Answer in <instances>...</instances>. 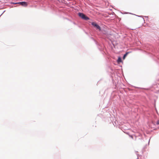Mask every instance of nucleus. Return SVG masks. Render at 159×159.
I'll list each match as a JSON object with an SVG mask.
<instances>
[{"instance_id": "1", "label": "nucleus", "mask_w": 159, "mask_h": 159, "mask_svg": "<svg viewBox=\"0 0 159 159\" xmlns=\"http://www.w3.org/2000/svg\"><path fill=\"white\" fill-rule=\"evenodd\" d=\"M79 16L80 17H81L82 19L86 20H89V19L88 17L86 16L84 14H83L82 13H79Z\"/></svg>"}, {"instance_id": "2", "label": "nucleus", "mask_w": 159, "mask_h": 159, "mask_svg": "<svg viewBox=\"0 0 159 159\" xmlns=\"http://www.w3.org/2000/svg\"><path fill=\"white\" fill-rule=\"evenodd\" d=\"M92 25L94 27H96L97 29L99 30H101L100 27L96 23L93 22L92 23Z\"/></svg>"}, {"instance_id": "3", "label": "nucleus", "mask_w": 159, "mask_h": 159, "mask_svg": "<svg viewBox=\"0 0 159 159\" xmlns=\"http://www.w3.org/2000/svg\"><path fill=\"white\" fill-rule=\"evenodd\" d=\"M18 4H20L21 5L24 6H26L27 5V3L26 2H20L18 3Z\"/></svg>"}, {"instance_id": "4", "label": "nucleus", "mask_w": 159, "mask_h": 159, "mask_svg": "<svg viewBox=\"0 0 159 159\" xmlns=\"http://www.w3.org/2000/svg\"><path fill=\"white\" fill-rule=\"evenodd\" d=\"M117 61L118 62H121V59L120 57L118 58V60H117Z\"/></svg>"}, {"instance_id": "5", "label": "nucleus", "mask_w": 159, "mask_h": 159, "mask_svg": "<svg viewBox=\"0 0 159 159\" xmlns=\"http://www.w3.org/2000/svg\"><path fill=\"white\" fill-rule=\"evenodd\" d=\"M128 53L127 52L126 53H125L123 56V58L125 59V57L128 54Z\"/></svg>"}, {"instance_id": "6", "label": "nucleus", "mask_w": 159, "mask_h": 159, "mask_svg": "<svg viewBox=\"0 0 159 159\" xmlns=\"http://www.w3.org/2000/svg\"><path fill=\"white\" fill-rule=\"evenodd\" d=\"M157 124L159 125V120L157 121Z\"/></svg>"}, {"instance_id": "7", "label": "nucleus", "mask_w": 159, "mask_h": 159, "mask_svg": "<svg viewBox=\"0 0 159 159\" xmlns=\"http://www.w3.org/2000/svg\"><path fill=\"white\" fill-rule=\"evenodd\" d=\"M131 137L132 138H133V137H132V136H131Z\"/></svg>"}]
</instances>
